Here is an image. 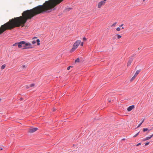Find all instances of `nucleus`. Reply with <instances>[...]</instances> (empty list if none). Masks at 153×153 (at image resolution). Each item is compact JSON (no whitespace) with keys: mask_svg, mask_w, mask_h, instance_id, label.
Segmentation results:
<instances>
[{"mask_svg":"<svg viewBox=\"0 0 153 153\" xmlns=\"http://www.w3.org/2000/svg\"><path fill=\"white\" fill-rule=\"evenodd\" d=\"M13 46H18L19 48H22V49L31 48H33V47L32 46L31 43L29 42L26 43L24 41L16 43L13 44Z\"/></svg>","mask_w":153,"mask_h":153,"instance_id":"f257e3e1","label":"nucleus"},{"mask_svg":"<svg viewBox=\"0 0 153 153\" xmlns=\"http://www.w3.org/2000/svg\"><path fill=\"white\" fill-rule=\"evenodd\" d=\"M81 43L79 40L76 41L74 44L72 48L71 49V52H73L78 47Z\"/></svg>","mask_w":153,"mask_h":153,"instance_id":"f03ea898","label":"nucleus"},{"mask_svg":"<svg viewBox=\"0 0 153 153\" xmlns=\"http://www.w3.org/2000/svg\"><path fill=\"white\" fill-rule=\"evenodd\" d=\"M107 0H103L98 3V7L100 8L102 6L104 5L106 1Z\"/></svg>","mask_w":153,"mask_h":153,"instance_id":"7ed1b4c3","label":"nucleus"},{"mask_svg":"<svg viewBox=\"0 0 153 153\" xmlns=\"http://www.w3.org/2000/svg\"><path fill=\"white\" fill-rule=\"evenodd\" d=\"M37 130L38 128H30L28 130V132L30 133H33L36 131Z\"/></svg>","mask_w":153,"mask_h":153,"instance_id":"20e7f679","label":"nucleus"},{"mask_svg":"<svg viewBox=\"0 0 153 153\" xmlns=\"http://www.w3.org/2000/svg\"><path fill=\"white\" fill-rule=\"evenodd\" d=\"M134 108V105H132L129 106L127 109V111H130L132 110Z\"/></svg>","mask_w":153,"mask_h":153,"instance_id":"39448f33","label":"nucleus"},{"mask_svg":"<svg viewBox=\"0 0 153 153\" xmlns=\"http://www.w3.org/2000/svg\"><path fill=\"white\" fill-rule=\"evenodd\" d=\"M133 59L132 58H131L129 60V61L127 63V66H129L131 65V63L132 62V61H133Z\"/></svg>","mask_w":153,"mask_h":153,"instance_id":"423d86ee","label":"nucleus"},{"mask_svg":"<svg viewBox=\"0 0 153 153\" xmlns=\"http://www.w3.org/2000/svg\"><path fill=\"white\" fill-rule=\"evenodd\" d=\"M153 137V134L149 137H146L145 139L144 140H147L150 139L151 137Z\"/></svg>","mask_w":153,"mask_h":153,"instance_id":"0eeeda50","label":"nucleus"},{"mask_svg":"<svg viewBox=\"0 0 153 153\" xmlns=\"http://www.w3.org/2000/svg\"><path fill=\"white\" fill-rule=\"evenodd\" d=\"M140 70H137L135 74H134V76H136L138 74L140 73Z\"/></svg>","mask_w":153,"mask_h":153,"instance_id":"6e6552de","label":"nucleus"},{"mask_svg":"<svg viewBox=\"0 0 153 153\" xmlns=\"http://www.w3.org/2000/svg\"><path fill=\"white\" fill-rule=\"evenodd\" d=\"M116 37L117 39H120L121 37V35L119 34H117L116 35Z\"/></svg>","mask_w":153,"mask_h":153,"instance_id":"1a4fd4ad","label":"nucleus"},{"mask_svg":"<svg viewBox=\"0 0 153 153\" xmlns=\"http://www.w3.org/2000/svg\"><path fill=\"white\" fill-rule=\"evenodd\" d=\"M142 122L141 123H140V124L139 125L137 126V128H139L140 126L144 122V119H142Z\"/></svg>","mask_w":153,"mask_h":153,"instance_id":"9d476101","label":"nucleus"},{"mask_svg":"<svg viewBox=\"0 0 153 153\" xmlns=\"http://www.w3.org/2000/svg\"><path fill=\"white\" fill-rule=\"evenodd\" d=\"M6 67L5 65L4 64L1 67V69L2 70L4 69Z\"/></svg>","mask_w":153,"mask_h":153,"instance_id":"9b49d317","label":"nucleus"},{"mask_svg":"<svg viewBox=\"0 0 153 153\" xmlns=\"http://www.w3.org/2000/svg\"><path fill=\"white\" fill-rule=\"evenodd\" d=\"M136 76H134V75L133 77H132L131 78V82H132V81H133L134 79L135 78V77H136Z\"/></svg>","mask_w":153,"mask_h":153,"instance_id":"f8f14e48","label":"nucleus"},{"mask_svg":"<svg viewBox=\"0 0 153 153\" xmlns=\"http://www.w3.org/2000/svg\"><path fill=\"white\" fill-rule=\"evenodd\" d=\"M36 42H37V44L38 45H40V43H39L40 40L39 39H37L36 40Z\"/></svg>","mask_w":153,"mask_h":153,"instance_id":"ddd939ff","label":"nucleus"},{"mask_svg":"<svg viewBox=\"0 0 153 153\" xmlns=\"http://www.w3.org/2000/svg\"><path fill=\"white\" fill-rule=\"evenodd\" d=\"M148 130V129L147 128H143V132H145L146 131H147Z\"/></svg>","mask_w":153,"mask_h":153,"instance_id":"4468645a","label":"nucleus"},{"mask_svg":"<svg viewBox=\"0 0 153 153\" xmlns=\"http://www.w3.org/2000/svg\"><path fill=\"white\" fill-rule=\"evenodd\" d=\"M79 62V58H77V59H76L75 60V62Z\"/></svg>","mask_w":153,"mask_h":153,"instance_id":"2eb2a0df","label":"nucleus"},{"mask_svg":"<svg viewBox=\"0 0 153 153\" xmlns=\"http://www.w3.org/2000/svg\"><path fill=\"white\" fill-rule=\"evenodd\" d=\"M139 132H140V131H139L137 134H136L135 135H134L133 136V137H137L138 135Z\"/></svg>","mask_w":153,"mask_h":153,"instance_id":"dca6fc26","label":"nucleus"},{"mask_svg":"<svg viewBox=\"0 0 153 153\" xmlns=\"http://www.w3.org/2000/svg\"><path fill=\"white\" fill-rule=\"evenodd\" d=\"M117 24V22H115L114 23L113 25H112L111 27H113L115 25Z\"/></svg>","mask_w":153,"mask_h":153,"instance_id":"f3484780","label":"nucleus"},{"mask_svg":"<svg viewBox=\"0 0 153 153\" xmlns=\"http://www.w3.org/2000/svg\"><path fill=\"white\" fill-rule=\"evenodd\" d=\"M34 85H35L34 84H32L30 85V87H33Z\"/></svg>","mask_w":153,"mask_h":153,"instance_id":"a211bd4d","label":"nucleus"},{"mask_svg":"<svg viewBox=\"0 0 153 153\" xmlns=\"http://www.w3.org/2000/svg\"><path fill=\"white\" fill-rule=\"evenodd\" d=\"M116 30L117 31H119L120 30V27H118L117 28Z\"/></svg>","mask_w":153,"mask_h":153,"instance_id":"6ab92c4d","label":"nucleus"},{"mask_svg":"<svg viewBox=\"0 0 153 153\" xmlns=\"http://www.w3.org/2000/svg\"><path fill=\"white\" fill-rule=\"evenodd\" d=\"M117 38V37H116V35L115 36H113V39H116Z\"/></svg>","mask_w":153,"mask_h":153,"instance_id":"aec40b11","label":"nucleus"},{"mask_svg":"<svg viewBox=\"0 0 153 153\" xmlns=\"http://www.w3.org/2000/svg\"><path fill=\"white\" fill-rule=\"evenodd\" d=\"M36 42V41H35V40H34L32 42V43L33 44H35Z\"/></svg>","mask_w":153,"mask_h":153,"instance_id":"412c9836","label":"nucleus"},{"mask_svg":"<svg viewBox=\"0 0 153 153\" xmlns=\"http://www.w3.org/2000/svg\"><path fill=\"white\" fill-rule=\"evenodd\" d=\"M149 142H146V143H145V146H147L149 144Z\"/></svg>","mask_w":153,"mask_h":153,"instance_id":"4be33fe9","label":"nucleus"},{"mask_svg":"<svg viewBox=\"0 0 153 153\" xmlns=\"http://www.w3.org/2000/svg\"><path fill=\"white\" fill-rule=\"evenodd\" d=\"M30 87L29 86H27V85L26 86V88L27 89L29 88Z\"/></svg>","mask_w":153,"mask_h":153,"instance_id":"5701e85b","label":"nucleus"},{"mask_svg":"<svg viewBox=\"0 0 153 153\" xmlns=\"http://www.w3.org/2000/svg\"><path fill=\"white\" fill-rule=\"evenodd\" d=\"M22 67L23 68H25L26 66L25 65H23L22 66Z\"/></svg>","mask_w":153,"mask_h":153,"instance_id":"b1692460","label":"nucleus"},{"mask_svg":"<svg viewBox=\"0 0 153 153\" xmlns=\"http://www.w3.org/2000/svg\"><path fill=\"white\" fill-rule=\"evenodd\" d=\"M141 144V143H139L137 144L136 145V146H138L140 145Z\"/></svg>","mask_w":153,"mask_h":153,"instance_id":"393cba45","label":"nucleus"},{"mask_svg":"<svg viewBox=\"0 0 153 153\" xmlns=\"http://www.w3.org/2000/svg\"><path fill=\"white\" fill-rule=\"evenodd\" d=\"M83 39L84 41H86V39L85 37H84Z\"/></svg>","mask_w":153,"mask_h":153,"instance_id":"a878e982","label":"nucleus"},{"mask_svg":"<svg viewBox=\"0 0 153 153\" xmlns=\"http://www.w3.org/2000/svg\"><path fill=\"white\" fill-rule=\"evenodd\" d=\"M71 67V66H69V67H68L67 68V70H69L70 68Z\"/></svg>","mask_w":153,"mask_h":153,"instance_id":"bb28decb","label":"nucleus"},{"mask_svg":"<svg viewBox=\"0 0 153 153\" xmlns=\"http://www.w3.org/2000/svg\"><path fill=\"white\" fill-rule=\"evenodd\" d=\"M52 110L53 111H54L56 110V109L55 108H53L52 109Z\"/></svg>","mask_w":153,"mask_h":153,"instance_id":"cd10ccee","label":"nucleus"},{"mask_svg":"<svg viewBox=\"0 0 153 153\" xmlns=\"http://www.w3.org/2000/svg\"><path fill=\"white\" fill-rule=\"evenodd\" d=\"M83 42H82V43H81V45H81V46H83Z\"/></svg>","mask_w":153,"mask_h":153,"instance_id":"c85d7f7f","label":"nucleus"},{"mask_svg":"<svg viewBox=\"0 0 153 153\" xmlns=\"http://www.w3.org/2000/svg\"><path fill=\"white\" fill-rule=\"evenodd\" d=\"M123 24H121V25H120V27H122V26H123Z\"/></svg>","mask_w":153,"mask_h":153,"instance_id":"c756f323","label":"nucleus"},{"mask_svg":"<svg viewBox=\"0 0 153 153\" xmlns=\"http://www.w3.org/2000/svg\"><path fill=\"white\" fill-rule=\"evenodd\" d=\"M20 100H23V99L22 98H21L20 99Z\"/></svg>","mask_w":153,"mask_h":153,"instance_id":"7c9ffc66","label":"nucleus"},{"mask_svg":"<svg viewBox=\"0 0 153 153\" xmlns=\"http://www.w3.org/2000/svg\"><path fill=\"white\" fill-rule=\"evenodd\" d=\"M108 102H111V100H108Z\"/></svg>","mask_w":153,"mask_h":153,"instance_id":"2f4dec72","label":"nucleus"},{"mask_svg":"<svg viewBox=\"0 0 153 153\" xmlns=\"http://www.w3.org/2000/svg\"><path fill=\"white\" fill-rule=\"evenodd\" d=\"M122 29H124V28L123 27L122 28Z\"/></svg>","mask_w":153,"mask_h":153,"instance_id":"473e14b6","label":"nucleus"},{"mask_svg":"<svg viewBox=\"0 0 153 153\" xmlns=\"http://www.w3.org/2000/svg\"><path fill=\"white\" fill-rule=\"evenodd\" d=\"M36 37H35V38H34V39H36Z\"/></svg>","mask_w":153,"mask_h":153,"instance_id":"72a5a7b5","label":"nucleus"},{"mask_svg":"<svg viewBox=\"0 0 153 153\" xmlns=\"http://www.w3.org/2000/svg\"><path fill=\"white\" fill-rule=\"evenodd\" d=\"M2 149H1V150H2Z\"/></svg>","mask_w":153,"mask_h":153,"instance_id":"f704fd0d","label":"nucleus"},{"mask_svg":"<svg viewBox=\"0 0 153 153\" xmlns=\"http://www.w3.org/2000/svg\"><path fill=\"white\" fill-rule=\"evenodd\" d=\"M145 1V0H143V1Z\"/></svg>","mask_w":153,"mask_h":153,"instance_id":"c9c22d12","label":"nucleus"},{"mask_svg":"<svg viewBox=\"0 0 153 153\" xmlns=\"http://www.w3.org/2000/svg\"><path fill=\"white\" fill-rule=\"evenodd\" d=\"M152 153H153V152Z\"/></svg>","mask_w":153,"mask_h":153,"instance_id":"e433bc0d","label":"nucleus"}]
</instances>
